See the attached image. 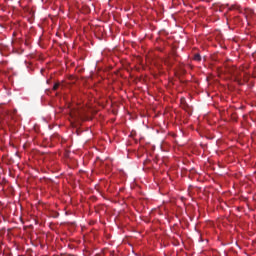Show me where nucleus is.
I'll return each mask as SVG.
<instances>
[{"mask_svg": "<svg viewBox=\"0 0 256 256\" xmlns=\"http://www.w3.org/2000/svg\"><path fill=\"white\" fill-rule=\"evenodd\" d=\"M76 117L78 119H83V113H81V111H78Z\"/></svg>", "mask_w": 256, "mask_h": 256, "instance_id": "4", "label": "nucleus"}, {"mask_svg": "<svg viewBox=\"0 0 256 256\" xmlns=\"http://www.w3.org/2000/svg\"><path fill=\"white\" fill-rule=\"evenodd\" d=\"M59 87H61V83L57 82V83L54 84L52 90L57 91V89H59Z\"/></svg>", "mask_w": 256, "mask_h": 256, "instance_id": "2", "label": "nucleus"}, {"mask_svg": "<svg viewBox=\"0 0 256 256\" xmlns=\"http://www.w3.org/2000/svg\"><path fill=\"white\" fill-rule=\"evenodd\" d=\"M180 103H181L182 109H184V111H186L189 115L193 113V108H191V106L187 104V100H185V98H181Z\"/></svg>", "mask_w": 256, "mask_h": 256, "instance_id": "1", "label": "nucleus"}, {"mask_svg": "<svg viewBox=\"0 0 256 256\" xmlns=\"http://www.w3.org/2000/svg\"><path fill=\"white\" fill-rule=\"evenodd\" d=\"M194 61H201V54L197 53L194 55Z\"/></svg>", "mask_w": 256, "mask_h": 256, "instance_id": "3", "label": "nucleus"}]
</instances>
